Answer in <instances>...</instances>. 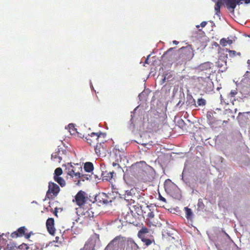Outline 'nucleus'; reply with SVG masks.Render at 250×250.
Returning a JSON list of instances; mask_svg holds the SVG:
<instances>
[{"label":"nucleus","mask_w":250,"mask_h":250,"mask_svg":"<svg viewBox=\"0 0 250 250\" xmlns=\"http://www.w3.org/2000/svg\"><path fill=\"white\" fill-rule=\"evenodd\" d=\"M194 51L191 45L181 48L178 52V58L176 59L177 65L186 64L190 61L194 56Z\"/></svg>","instance_id":"f257e3e1"},{"label":"nucleus","mask_w":250,"mask_h":250,"mask_svg":"<svg viewBox=\"0 0 250 250\" xmlns=\"http://www.w3.org/2000/svg\"><path fill=\"white\" fill-rule=\"evenodd\" d=\"M145 163L144 161L137 162L128 167L125 171V175H131L137 179H141L145 174V171L141 165Z\"/></svg>","instance_id":"f03ea898"},{"label":"nucleus","mask_w":250,"mask_h":250,"mask_svg":"<svg viewBox=\"0 0 250 250\" xmlns=\"http://www.w3.org/2000/svg\"><path fill=\"white\" fill-rule=\"evenodd\" d=\"M60 191L59 186L56 183L49 182L48 183V189L46 192V198L53 199L56 197Z\"/></svg>","instance_id":"7ed1b4c3"},{"label":"nucleus","mask_w":250,"mask_h":250,"mask_svg":"<svg viewBox=\"0 0 250 250\" xmlns=\"http://www.w3.org/2000/svg\"><path fill=\"white\" fill-rule=\"evenodd\" d=\"M102 134V133L101 132L99 133L92 132L90 134H88L85 137L86 141L90 146H95V145L100 143L101 141L100 140V138Z\"/></svg>","instance_id":"20e7f679"},{"label":"nucleus","mask_w":250,"mask_h":250,"mask_svg":"<svg viewBox=\"0 0 250 250\" xmlns=\"http://www.w3.org/2000/svg\"><path fill=\"white\" fill-rule=\"evenodd\" d=\"M87 200V196L86 193L82 190L79 191L75 196V200L73 202H75L76 204L80 207L83 206Z\"/></svg>","instance_id":"39448f33"},{"label":"nucleus","mask_w":250,"mask_h":250,"mask_svg":"<svg viewBox=\"0 0 250 250\" xmlns=\"http://www.w3.org/2000/svg\"><path fill=\"white\" fill-rule=\"evenodd\" d=\"M66 152L65 150L62 148H59L52 154L51 159L56 163H60L63 159L65 158V152Z\"/></svg>","instance_id":"423d86ee"},{"label":"nucleus","mask_w":250,"mask_h":250,"mask_svg":"<svg viewBox=\"0 0 250 250\" xmlns=\"http://www.w3.org/2000/svg\"><path fill=\"white\" fill-rule=\"evenodd\" d=\"M211 73L206 72L205 77H198L196 79L197 82L199 84L205 87H207L208 84L211 83V80L210 78Z\"/></svg>","instance_id":"0eeeda50"},{"label":"nucleus","mask_w":250,"mask_h":250,"mask_svg":"<svg viewBox=\"0 0 250 250\" xmlns=\"http://www.w3.org/2000/svg\"><path fill=\"white\" fill-rule=\"evenodd\" d=\"M26 228L25 227H21L19 228L17 231L12 232L11 236L12 238H17L24 235L25 237L28 239L30 237V233H25Z\"/></svg>","instance_id":"6e6552de"},{"label":"nucleus","mask_w":250,"mask_h":250,"mask_svg":"<svg viewBox=\"0 0 250 250\" xmlns=\"http://www.w3.org/2000/svg\"><path fill=\"white\" fill-rule=\"evenodd\" d=\"M213 67V64L210 62H207L200 64L197 69L200 71H206V72L211 73L210 70Z\"/></svg>","instance_id":"1a4fd4ad"},{"label":"nucleus","mask_w":250,"mask_h":250,"mask_svg":"<svg viewBox=\"0 0 250 250\" xmlns=\"http://www.w3.org/2000/svg\"><path fill=\"white\" fill-rule=\"evenodd\" d=\"M223 5H225L226 7L231 12H234V10L237 4V0H222Z\"/></svg>","instance_id":"9d476101"},{"label":"nucleus","mask_w":250,"mask_h":250,"mask_svg":"<svg viewBox=\"0 0 250 250\" xmlns=\"http://www.w3.org/2000/svg\"><path fill=\"white\" fill-rule=\"evenodd\" d=\"M46 226L48 232L51 235H54L56 230L54 227V219L53 218L47 219Z\"/></svg>","instance_id":"9b49d317"},{"label":"nucleus","mask_w":250,"mask_h":250,"mask_svg":"<svg viewBox=\"0 0 250 250\" xmlns=\"http://www.w3.org/2000/svg\"><path fill=\"white\" fill-rule=\"evenodd\" d=\"M104 143L102 140L100 143L94 146L95 152L97 156H100L101 155L104 153L105 148H104Z\"/></svg>","instance_id":"f8f14e48"},{"label":"nucleus","mask_w":250,"mask_h":250,"mask_svg":"<svg viewBox=\"0 0 250 250\" xmlns=\"http://www.w3.org/2000/svg\"><path fill=\"white\" fill-rule=\"evenodd\" d=\"M67 174L70 175L71 177H73L74 176L80 178L81 177H84V175H81V174L79 172H75L73 169V167L72 165L69 166L67 167H66L65 169Z\"/></svg>","instance_id":"ddd939ff"},{"label":"nucleus","mask_w":250,"mask_h":250,"mask_svg":"<svg viewBox=\"0 0 250 250\" xmlns=\"http://www.w3.org/2000/svg\"><path fill=\"white\" fill-rule=\"evenodd\" d=\"M174 48H170L166 51L163 55L162 58L164 59H167L168 61H171L172 58L177 54L173 51Z\"/></svg>","instance_id":"4468645a"},{"label":"nucleus","mask_w":250,"mask_h":250,"mask_svg":"<svg viewBox=\"0 0 250 250\" xmlns=\"http://www.w3.org/2000/svg\"><path fill=\"white\" fill-rule=\"evenodd\" d=\"M137 204L139 206V207L141 208V212H143L144 209H146L145 207L146 206H148L147 205V203L146 202V200H145L144 197L141 196V195H139V197H137Z\"/></svg>","instance_id":"2eb2a0df"},{"label":"nucleus","mask_w":250,"mask_h":250,"mask_svg":"<svg viewBox=\"0 0 250 250\" xmlns=\"http://www.w3.org/2000/svg\"><path fill=\"white\" fill-rule=\"evenodd\" d=\"M150 119L151 122L157 123L160 121V113L157 111H153L149 113Z\"/></svg>","instance_id":"dca6fc26"},{"label":"nucleus","mask_w":250,"mask_h":250,"mask_svg":"<svg viewBox=\"0 0 250 250\" xmlns=\"http://www.w3.org/2000/svg\"><path fill=\"white\" fill-rule=\"evenodd\" d=\"M114 174H115V173L113 171L112 172H111V171L108 172L107 171L103 172L102 177H103V180L110 181L113 178V175Z\"/></svg>","instance_id":"f3484780"},{"label":"nucleus","mask_w":250,"mask_h":250,"mask_svg":"<svg viewBox=\"0 0 250 250\" xmlns=\"http://www.w3.org/2000/svg\"><path fill=\"white\" fill-rule=\"evenodd\" d=\"M146 212H148L146 215L147 219L148 220H151L154 217V214L153 211L151 210L149 206L146 207V209L145 210H144L143 213H146Z\"/></svg>","instance_id":"a211bd4d"},{"label":"nucleus","mask_w":250,"mask_h":250,"mask_svg":"<svg viewBox=\"0 0 250 250\" xmlns=\"http://www.w3.org/2000/svg\"><path fill=\"white\" fill-rule=\"evenodd\" d=\"M216 65L222 72L225 71L227 68V62H223L218 59L216 62Z\"/></svg>","instance_id":"6ab92c4d"},{"label":"nucleus","mask_w":250,"mask_h":250,"mask_svg":"<svg viewBox=\"0 0 250 250\" xmlns=\"http://www.w3.org/2000/svg\"><path fill=\"white\" fill-rule=\"evenodd\" d=\"M149 232L148 229L147 228L144 227L139 231L138 233V236L139 238H144L145 237V234L148 233Z\"/></svg>","instance_id":"aec40b11"},{"label":"nucleus","mask_w":250,"mask_h":250,"mask_svg":"<svg viewBox=\"0 0 250 250\" xmlns=\"http://www.w3.org/2000/svg\"><path fill=\"white\" fill-rule=\"evenodd\" d=\"M84 169L86 172H92L94 169V166L91 162H86L84 165Z\"/></svg>","instance_id":"412c9836"},{"label":"nucleus","mask_w":250,"mask_h":250,"mask_svg":"<svg viewBox=\"0 0 250 250\" xmlns=\"http://www.w3.org/2000/svg\"><path fill=\"white\" fill-rule=\"evenodd\" d=\"M226 51H228L229 52V56L230 58H234L237 57H241V54L240 52H237L234 50H231L229 49H226Z\"/></svg>","instance_id":"4be33fe9"},{"label":"nucleus","mask_w":250,"mask_h":250,"mask_svg":"<svg viewBox=\"0 0 250 250\" xmlns=\"http://www.w3.org/2000/svg\"><path fill=\"white\" fill-rule=\"evenodd\" d=\"M223 5L222 0H219L215 5L214 9L216 11V14L219 16L220 14L221 6Z\"/></svg>","instance_id":"5701e85b"},{"label":"nucleus","mask_w":250,"mask_h":250,"mask_svg":"<svg viewBox=\"0 0 250 250\" xmlns=\"http://www.w3.org/2000/svg\"><path fill=\"white\" fill-rule=\"evenodd\" d=\"M184 210L185 211L186 217L187 219H191L193 216V213L191 209L188 207H185Z\"/></svg>","instance_id":"b1692460"},{"label":"nucleus","mask_w":250,"mask_h":250,"mask_svg":"<svg viewBox=\"0 0 250 250\" xmlns=\"http://www.w3.org/2000/svg\"><path fill=\"white\" fill-rule=\"evenodd\" d=\"M54 180L57 182L61 187H63L65 185V180L61 177H54Z\"/></svg>","instance_id":"393cba45"},{"label":"nucleus","mask_w":250,"mask_h":250,"mask_svg":"<svg viewBox=\"0 0 250 250\" xmlns=\"http://www.w3.org/2000/svg\"><path fill=\"white\" fill-rule=\"evenodd\" d=\"M237 93L238 92H237V90L236 89L231 90V91L228 95V97L230 99V101L232 100V98L235 97V96L237 95ZM233 100H234V99H232V101H233Z\"/></svg>","instance_id":"a878e982"},{"label":"nucleus","mask_w":250,"mask_h":250,"mask_svg":"<svg viewBox=\"0 0 250 250\" xmlns=\"http://www.w3.org/2000/svg\"><path fill=\"white\" fill-rule=\"evenodd\" d=\"M8 240L3 238H1V235H0V250L1 248H4L6 246V244H7Z\"/></svg>","instance_id":"bb28decb"},{"label":"nucleus","mask_w":250,"mask_h":250,"mask_svg":"<svg viewBox=\"0 0 250 250\" xmlns=\"http://www.w3.org/2000/svg\"><path fill=\"white\" fill-rule=\"evenodd\" d=\"M62 173V170L61 167L57 168L54 171V177H59Z\"/></svg>","instance_id":"cd10ccee"},{"label":"nucleus","mask_w":250,"mask_h":250,"mask_svg":"<svg viewBox=\"0 0 250 250\" xmlns=\"http://www.w3.org/2000/svg\"><path fill=\"white\" fill-rule=\"evenodd\" d=\"M129 245H130L132 249H134V250H137L139 249L138 245L133 241H130Z\"/></svg>","instance_id":"c85d7f7f"},{"label":"nucleus","mask_w":250,"mask_h":250,"mask_svg":"<svg viewBox=\"0 0 250 250\" xmlns=\"http://www.w3.org/2000/svg\"><path fill=\"white\" fill-rule=\"evenodd\" d=\"M142 241L144 242L146 246H148L151 244L152 241L149 239H146L145 238V237H144V238H141Z\"/></svg>","instance_id":"c756f323"},{"label":"nucleus","mask_w":250,"mask_h":250,"mask_svg":"<svg viewBox=\"0 0 250 250\" xmlns=\"http://www.w3.org/2000/svg\"><path fill=\"white\" fill-rule=\"evenodd\" d=\"M197 104L199 106L205 105L206 104V100L202 98L198 99Z\"/></svg>","instance_id":"7c9ffc66"},{"label":"nucleus","mask_w":250,"mask_h":250,"mask_svg":"<svg viewBox=\"0 0 250 250\" xmlns=\"http://www.w3.org/2000/svg\"><path fill=\"white\" fill-rule=\"evenodd\" d=\"M237 4L240 5L243 3L249 4L250 3V0H237Z\"/></svg>","instance_id":"2f4dec72"},{"label":"nucleus","mask_w":250,"mask_h":250,"mask_svg":"<svg viewBox=\"0 0 250 250\" xmlns=\"http://www.w3.org/2000/svg\"><path fill=\"white\" fill-rule=\"evenodd\" d=\"M228 42V41H227V40L225 38L221 39L220 41V44L223 46H226L227 45Z\"/></svg>","instance_id":"473e14b6"},{"label":"nucleus","mask_w":250,"mask_h":250,"mask_svg":"<svg viewBox=\"0 0 250 250\" xmlns=\"http://www.w3.org/2000/svg\"><path fill=\"white\" fill-rule=\"evenodd\" d=\"M228 58V55L227 54H223V55H221L218 59L220 60H221L223 62H227V59Z\"/></svg>","instance_id":"72a5a7b5"},{"label":"nucleus","mask_w":250,"mask_h":250,"mask_svg":"<svg viewBox=\"0 0 250 250\" xmlns=\"http://www.w3.org/2000/svg\"><path fill=\"white\" fill-rule=\"evenodd\" d=\"M28 249V246H27L26 244H22L20 246H19L18 248L17 247L16 249Z\"/></svg>","instance_id":"f704fd0d"},{"label":"nucleus","mask_w":250,"mask_h":250,"mask_svg":"<svg viewBox=\"0 0 250 250\" xmlns=\"http://www.w3.org/2000/svg\"><path fill=\"white\" fill-rule=\"evenodd\" d=\"M134 190H133V189H131L130 190H127L125 192V193H126L125 195H126L127 196V197H128L129 196H132V194L133 193H134Z\"/></svg>","instance_id":"c9c22d12"},{"label":"nucleus","mask_w":250,"mask_h":250,"mask_svg":"<svg viewBox=\"0 0 250 250\" xmlns=\"http://www.w3.org/2000/svg\"><path fill=\"white\" fill-rule=\"evenodd\" d=\"M130 215H126V221L128 222L130 224H134V222L133 221H132L130 219Z\"/></svg>","instance_id":"e433bc0d"},{"label":"nucleus","mask_w":250,"mask_h":250,"mask_svg":"<svg viewBox=\"0 0 250 250\" xmlns=\"http://www.w3.org/2000/svg\"><path fill=\"white\" fill-rule=\"evenodd\" d=\"M118 239L117 238V237H115L113 240H112L107 245V247H111L113 244V243H114V242L116 241Z\"/></svg>","instance_id":"4c0bfd02"},{"label":"nucleus","mask_w":250,"mask_h":250,"mask_svg":"<svg viewBox=\"0 0 250 250\" xmlns=\"http://www.w3.org/2000/svg\"><path fill=\"white\" fill-rule=\"evenodd\" d=\"M159 198L161 201L165 203H166V199L164 197H163L160 194H159Z\"/></svg>","instance_id":"58836bf2"},{"label":"nucleus","mask_w":250,"mask_h":250,"mask_svg":"<svg viewBox=\"0 0 250 250\" xmlns=\"http://www.w3.org/2000/svg\"><path fill=\"white\" fill-rule=\"evenodd\" d=\"M68 127L69 129H71L72 130V131H75V128H74V126L73 124H69L68 125Z\"/></svg>","instance_id":"ea45409f"},{"label":"nucleus","mask_w":250,"mask_h":250,"mask_svg":"<svg viewBox=\"0 0 250 250\" xmlns=\"http://www.w3.org/2000/svg\"><path fill=\"white\" fill-rule=\"evenodd\" d=\"M207 24V22L205 21H202L201 24H200V25L202 27H204Z\"/></svg>","instance_id":"a19ab883"},{"label":"nucleus","mask_w":250,"mask_h":250,"mask_svg":"<svg viewBox=\"0 0 250 250\" xmlns=\"http://www.w3.org/2000/svg\"><path fill=\"white\" fill-rule=\"evenodd\" d=\"M147 225L149 226V227H151L152 225V226H156L155 225H154L152 224V222H151V220H148V222L147 223Z\"/></svg>","instance_id":"79ce46f5"},{"label":"nucleus","mask_w":250,"mask_h":250,"mask_svg":"<svg viewBox=\"0 0 250 250\" xmlns=\"http://www.w3.org/2000/svg\"><path fill=\"white\" fill-rule=\"evenodd\" d=\"M57 213H58V208H55V210H54V214L56 216H57Z\"/></svg>","instance_id":"37998d69"},{"label":"nucleus","mask_w":250,"mask_h":250,"mask_svg":"<svg viewBox=\"0 0 250 250\" xmlns=\"http://www.w3.org/2000/svg\"><path fill=\"white\" fill-rule=\"evenodd\" d=\"M112 166H113V167H116V166H117L118 167H120L119 166V165L118 164H117V163H116V162H113V163H112Z\"/></svg>","instance_id":"c03bdc74"},{"label":"nucleus","mask_w":250,"mask_h":250,"mask_svg":"<svg viewBox=\"0 0 250 250\" xmlns=\"http://www.w3.org/2000/svg\"><path fill=\"white\" fill-rule=\"evenodd\" d=\"M90 212H92V211H90ZM85 214H87L89 216L90 215V210H88L86 211L85 213L84 214V215H85Z\"/></svg>","instance_id":"a18cd8bd"},{"label":"nucleus","mask_w":250,"mask_h":250,"mask_svg":"<svg viewBox=\"0 0 250 250\" xmlns=\"http://www.w3.org/2000/svg\"><path fill=\"white\" fill-rule=\"evenodd\" d=\"M220 98H221V103L224 102L226 104V103L224 101L222 95L220 96Z\"/></svg>","instance_id":"49530a36"},{"label":"nucleus","mask_w":250,"mask_h":250,"mask_svg":"<svg viewBox=\"0 0 250 250\" xmlns=\"http://www.w3.org/2000/svg\"><path fill=\"white\" fill-rule=\"evenodd\" d=\"M227 41H228V43H229V44L232 43V41L231 40H227Z\"/></svg>","instance_id":"de8ad7c7"},{"label":"nucleus","mask_w":250,"mask_h":250,"mask_svg":"<svg viewBox=\"0 0 250 250\" xmlns=\"http://www.w3.org/2000/svg\"><path fill=\"white\" fill-rule=\"evenodd\" d=\"M173 43L174 44H178V42L177 41H173Z\"/></svg>","instance_id":"09e8293b"},{"label":"nucleus","mask_w":250,"mask_h":250,"mask_svg":"<svg viewBox=\"0 0 250 250\" xmlns=\"http://www.w3.org/2000/svg\"><path fill=\"white\" fill-rule=\"evenodd\" d=\"M247 63L248 64L249 66H250V60H248Z\"/></svg>","instance_id":"8fccbe9b"},{"label":"nucleus","mask_w":250,"mask_h":250,"mask_svg":"<svg viewBox=\"0 0 250 250\" xmlns=\"http://www.w3.org/2000/svg\"><path fill=\"white\" fill-rule=\"evenodd\" d=\"M214 45L215 46H219V44L217 42H214Z\"/></svg>","instance_id":"3c124183"},{"label":"nucleus","mask_w":250,"mask_h":250,"mask_svg":"<svg viewBox=\"0 0 250 250\" xmlns=\"http://www.w3.org/2000/svg\"><path fill=\"white\" fill-rule=\"evenodd\" d=\"M210 113H211L210 112H209H209H208V113H207V117H208L209 116H210Z\"/></svg>","instance_id":"603ef678"},{"label":"nucleus","mask_w":250,"mask_h":250,"mask_svg":"<svg viewBox=\"0 0 250 250\" xmlns=\"http://www.w3.org/2000/svg\"><path fill=\"white\" fill-rule=\"evenodd\" d=\"M147 61H148V58H147V59H146V61H145V63H148Z\"/></svg>","instance_id":"864d4df0"},{"label":"nucleus","mask_w":250,"mask_h":250,"mask_svg":"<svg viewBox=\"0 0 250 250\" xmlns=\"http://www.w3.org/2000/svg\"><path fill=\"white\" fill-rule=\"evenodd\" d=\"M199 27H200V25H196V27H197V28H198Z\"/></svg>","instance_id":"5fc2aeb1"},{"label":"nucleus","mask_w":250,"mask_h":250,"mask_svg":"<svg viewBox=\"0 0 250 250\" xmlns=\"http://www.w3.org/2000/svg\"><path fill=\"white\" fill-rule=\"evenodd\" d=\"M246 113H247V114H250V111L247 112H246Z\"/></svg>","instance_id":"6e6d98bb"},{"label":"nucleus","mask_w":250,"mask_h":250,"mask_svg":"<svg viewBox=\"0 0 250 250\" xmlns=\"http://www.w3.org/2000/svg\"><path fill=\"white\" fill-rule=\"evenodd\" d=\"M247 95H248V96H250V93H248V94H247Z\"/></svg>","instance_id":"4d7b16f0"},{"label":"nucleus","mask_w":250,"mask_h":250,"mask_svg":"<svg viewBox=\"0 0 250 250\" xmlns=\"http://www.w3.org/2000/svg\"><path fill=\"white\" fill-rule=\"evenodd\" d=\"M52 210H53V208H51L50 211H52Z\"/></svg>","instance_id":"13d9d810"}]
</instances>
